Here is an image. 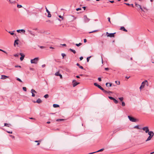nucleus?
<instances>
[{
  "label": "nucleus",
  "mask_w": 154,
  "mask_h": 154,
  "mask_svg": "<svg viewBox=\"0 0 154 154\" xmlns=\"http://www.w3.org/2000/svg\"><path fill=\"white\" fill-rule=\"evenodd\" d=\"M9 33H10L11 35H13L14 34V33L13 32H12L11 31H9L8 32Z\"/></svg>",
  "instance_id": "a18cd8bd"
},
{
  "label": "nucleus",
  "mask_w": 154,
  "mask_h": 154,
  "mask_svg": "<svg viewBox=\"0 0 154 154\" xmlns=\"http://www.w3.org/2000/svg\"><path fill=\"white\" fill-rule=\"evenodd\" d=\"M72 83H73V87H75L76 85H78L80 83L79 82H77L76 81V80H73L72 81Z\"/></svg>",
  "instance_id": "1a4fd4ad"
},
{
  "label": "nucleus",
  "mask_w": 154,
  "mask_h": 154,
  "mask_svg": "<svg viewBox=\"0 0 154 154\" xmlns=\"http://www.w3.org/2000/svg\"><path fill=\"white\" fill-rule=\"evenodd\" d=\"M49 95L48 94H46L45 95H44V97L45 98H47L48 97Z\"/></svg>",
  "instance_id": "c756f323"
},
{
  "label": "nucleus",
  "mask_w": 154,
  "mask_h": 154,
  "mask_svg": "<svg viewBox=\"0 0 154 154\" xmlns=\"http://www.w3.org/2000/svg\"><path fill=\"white\" fill-rule=\"evenodd\" d=\"M9 2L11 3H15L16 2L15 1H13L12 0H9Z\"/></svg>",
  "instance_id": "bb28decb"
},
{
  "label": "nucleus",
  "mask_w": 154,
  "mask_h": 154,
  "mask_svg": "<svg viewBox=\"0 0 154 154\" xmlns=\"http://www.w3.org/2000/svg\"><path fill=\"white\" fill-rule=\"evenodd\" d=\"M17 80L19 81L20 82H22V80L20 79H19V78H17Z\"/></svg>",
  "instance_id": "58836bf2"
},
{
  "label": "nucleus",
  "mask_w": 154,
  "mask_h": 154,
  "mask_svg": "<svg viewBox=\"0 0 154 154\" xmlns=\"http://www.w3.org/2000/svg\"><path fill=\"white\" fill-rule=\"evenodd\" d=\"M39 60V58L38 57H36L34 58L33 59H32L31 60L30 62L31 63H34L35 64H36L37 63L38 60Z\"/></svg>",
  "instance_id": "f03ea898"
},
{
  "label": "nucleus",
  "mask_w": 154,
  "mask_h": 154,
  "mask_svg": "<svg viewBox=\"0 0 154 154\" xmlns=\"http://www.w3.org/2000/svg\"><path fill=\"white\" fill-rule=\"evenodd\" d=\"M106 86L107 87H110L112 85V84L109 83H106Z\"/></svg>",
  "instance_id": "6ab92c4d"
},
{
  "label": "nucleus",
  "mask_w": 154,
  "mask_h": 154,
  "mask_svg": "<svg viewBox=\"0 0 154 154\" xmlns=\"http://www.w3.org/2000/svg\"><path fill=\"white\" fill-rule=\"evenodd\" d=\"M98 80L99 82H101L102 81L101 79L100 78H98Z\"/></svg>",
  "instance_id": "603ef678"
},
{
  "label": "nucleus",
  "mask_w": 154,
  "mask_h": 154,
  "mask_svg": "<svg viewBox=\"0 0 154 154\" xmlns=\"http://www.w3.org/2000/svg\"><path fill=\"white\" fill-rule=\"evenodd\" d=\"M82 44L81 43H80L79 44H76L75 45L78 47H79L82 45Z\"/></svg>",
  "instance_id": "2f4dec72"
},
{
  "label": "nucleus",
  "mask_w": 154,
  "mask_h": 154,
  "mask_svg": "<svg viewBox=\"0 0 154 154\" xmlns=\"http://www.w3.org/2000/svg\"><path fill=\"white\" fill-rule=\"evenodd\" d=\"M63 120H64L63 119H57L56 120V121H57V122H59V121H63Z\"/></svg>",
  "instance_id": "79ce46f5"
},
{
  "label": "nucleus",
  "mask_w": 154,
  "mask_h": 154,
  "mask_svg": "<svg viewBox=\"0 0 154 154\" xmlns=\"http://www.w3.org/2000/svg\"><path fill=\"white\" fill-rule=\"evenodd\" d=\"M76 65L78 66L79 68H80L82 69H84L83 67L82 66H80V64H79V63H77Z\"/></svg>",
  "instance_id": "4be33fe9"
},
{
  "label": "nucleus",
  "mask_w": 154,
  "mask_h": 154,
  "mask_svg": "<svg viewBox=\"0 0 154 154\" xmlns=\"http://www.w3.org/2000/svg\"><path fill=\"white\" fill-rule=\"evenodd\" d=\"M91 56H90L89 57H88L87 58V62H88L89 61V60H90V58H91Z\"/></svg>",
  "instance_id": "e433bc0d"
},
{
  "label": "nucleus",
  "mask_w": 154,
  "mask_h": 154,
  "mask_svg": "<svg viewBox=\"0 0 154 154\" xmlns=\"http://www.w3.org/2000/svg\"><path fill=\"white\" fill-rule=\"evenodd\" d=\"M29 69H30V70H34V69L33 68H31V67Z\"/></svg>",
  "instance_id": "e2e57ef3"
},
{
  "label": "nucleus",
  "mask_w": 154,
  "mask_h": 154,
  "mask_svg": "<svg viewBox=\"0 0 154 154\" xmlns=\"http://www.w3.org/2000/svg\"><path fill=\"white\" fill-rule=\"evenodd\" d=\"M84 42L85 43L86 42H87V40L86 39H84Z\"/></svg>",
  "instance_id": "338daca9"
},
{
  "label": "nucleus",
  "mask_w": 154,
  "mask_h": 154,
  "mask_svg": "<svg viewBox=\"0 0 154 154\" xmlns=\"http://www.w3.org/2000/svg\"><path fill=\"white\" fill-rule=\"evenodd\" d=\"M124 4H125V5L128 6H131L132 7H134V6L133 5V4H129V3H125Z\"/></svg>",
  "instance_id": "b1692460"
},
{
  "label": "nucleus",
  "mask_w": 154,
  "mask_h": 154,
  "mask_svg": "<svg viewBox=\"0 0 154 154\" xmlns=\"http://www.w3.org/2000/svg\"><path fill=\"white\" fill-rule=\"evenodd\" d=\"M142 130L145 131L146 133H147L149 131V128L148 127L146 126L145 127L142 128Z\"/></svg>",
  "instance_id": "6e6552de"
},
{
  "label": "nucleus",
  "mask_w": 154,
  "mask_h": 154,
  "mask_svg": "<svg viewBox=\"0 0 154 154\" xmlns=\"http://www.w3.org/2000/svg\"><path fill=\"white\" fill-rule=\"evenodd\" d=\"M45 9L46 10V11L48 13V17H51V14L50 12L48 11V10L47 9L46 7H45Z\"/></svg>",
  "instance_id": "9b49d317"
},
{
  "label": "nucleus",
  "mask_w": 154,
  "mask_h": 154,
  "mask_svg": "<svg viewBox=\"0 0 154 154\" xmlns=\"http://www.w3.org/2000/svg\"><path fill=\"white\" fill-rule=\"evenodd\" d=\"M104 148H102V149L97 151L94 152H93L90 153H89V154H92L95 153L96 152H102V151H103V150H104Z\"/></svg>",
  "instance_id": "ddd939ff"
},
{
  "label": "nucleus",
  "mask_w": 154,
  "mask_h": 154,
  "mask_svg": "<svg viewBox=\"0 0 154 154\" xmlns=\"http://www.w3.org/2000/svg\"><path fill=\"white\" fill-rule=\"evenodd\" d=\"M136 6L137 7H139V8H138V10H139L140 9L142 11L144 12V11L143 9L144 8L145 9L147 10V9L146 7H144V6H143V8L142 7V6L140 5H139L137 4H135Z\"/></svg>",
  "instance_id": "7ed1b4c3"
},
{
  "label": "nucleus",
  "mask_w": 154,
  "mask_h": 154,
  "mask_svg": "<svg viewBox=\"0 0 154 154\" xmlns=\"http://www.w3.org/2000/svg\"><path fill=\"white\" fill-rule=\"evenodd\" d=\"M79 59H80V60H81L83 59V57H80Z\"/></svg>",
  "instance_id": "680f3d73"
},
{
  "label": "nucleus",
  "mask_w": 154,
  "mask_h": 154,
  "mask_svg": "<svg viewBox=\"0 0 154 154\" xmlns=\"http://www.w3.org/2000/svg\"><path fill=\"white\" fill-rule=\"evenodd\" d=\"M59 17L60 18H62V19H63V17H62V16H61V15L59 16Z\"/></svg>",
  "instance_id": "0e129e2a"
},
{
  "label": "nucleus",
  "mask_w": 154,
  "mask_h": 154,
  "mask_svg": "<svg viewBox=\"0 0 154 154\" xmlns=\"http://www.w3.org/2000/svg\"><path fill=\"white\" fill-rule=\"evenodd\" d=\"M84 22L85 23H87L90 20V19L88 18L87 16L85 15H84L83 17Z\"/></svg>",
  "instance_id": "0eeeda50"
},
{
  "label": "nucleus",
  "mask_w": 154,
  "mask_h": 154,
  "mask_svg": "<svg viewBox=\"0 0 154 154\" xmlns=\"http://www.w3.org/2000/svg\"><path fill=\"white\" fill-rule=\"evenodd\" d=\"M119 99L121 101H122V100H123L124 98H123V97H119Z\"/></svg>",
  "instance_id": "473e14b6"
},
{
  "label": "nucleus",
  "mask_w": 154,
  "mask_h": 154,
  "mask_svg": "<svg viewBox=\"0 0 154 154\" xmlns=\"http://www.w3.org/2000/svg\"><path fill=\"white\" fill-rule=\"evenodd\" d=\"M4 126L8 127H10L11 126V125L10 124L5 123L4 124Z\"/></svg>",
  "instance_id": "5701e85b"
},
{
  "label": "nucleus",
  "mask_w": 154,
  "mask_h": 154,
  "mask_svg": "<svg viewBox=\"0 0 154 154\" xmlns=\"http://www.w3.org/2000/svg\"><path fill=\"white\" fill-rule=\"evenodd\" d=\"M21 29L17 30V32L18 33L20 32Z\"/></svg>",
  "instance_id": "052dcab7"
},
{
  "label": "nucleus",
  "mask_w": 154,
  "mask_h": 154,
  "mask_svg": "<svg viewBox=\"0 0 154 154\" xmlns=\"http://www.w3.org/2000/svg\"><path fill=\"white\" fill-rule=\"evenodd\" d=\"M115 82L117 84V85H119L120 84V82L119 81H116Z\"/></svg>",
  "instance_id": "de8ad7c7"
},
{
  "label": "nucleus",
  "mask_w": 154,
  "mask_h": 154,
  "mask_svg": "<svg viewBox=\"0 0 154 154\" xmlns=\"http://www.w3.org/2000/svg\"><path fill=\"white\" fill-rule=\"evenodd\" d=\"M128 117L130 120L131 122H136L137 121V120L133 117L131 116H128Z\"/></svg>",
  "instance_id": "39448f33"
},
{
  "label": "nucleus",
  "mask_w": 154,
  "mask_h": 154,
  "mask_svg": "<svg viewBox=\"0 0 154 154\" xmlns=\"http://www.w3.org/2000/svg\"><path fill=\"white\" fill-rule=\"evenodd\" d=\"M55 75L56 76H60V78H62V75L60 74L59 72H56L55 73Z\"/></svg>",
  "instance_id": "2eb2a0df"
},
{
  "label": "nucleus",
  "mask_w": 154,
  "mask_h": 154,
  "mask_svg": "<svg viewBox=\"0 0 154 154\" xmlns=\"http://www.w3.org/2000/svg\"><path fill=\"white\" fill-rule=\"evenodd\" d=\"M45 66V64H43L42 65V68H44Z\"/></svg>",
  "instance_id": "774afa93"
},
{
  "label": "nucleus",
  "mask_w": 154,
  "mask_h": 154,
  "mask_svg": "<svg viewBox=\"0 0 154 154\" xmlns=\"http://www.w3.org/2000/svg\"><path fill=\"white\" fill-rule=\"evenodd\" d=\"M40 48H45V47L44 46H39Z\"/></svg>",
  "instance_id": "3c124183"
},
{
  "label": "nucleus",
  "mask_w": 154,
  "mask_h": 154,
  "mask_svg": "<svg viewBox=\"0 0 154 154\" xmlns=\"http://www.w3.org/2000/svg\"><path fill=\"white\" fill-rule=\"evenodd\" d=\"M61 55L63 57V58L64 59V57L66 56V55L65 54L62 53L61 54Z\"/></svg>",
  "instance_id": "f704fd0d"
},
{
  "label": "nucleus",
  "mask_w": 154,
  "mask_h": 154,
  "mask_svg": "<svg viewBox=\"0 0 154 154\" xmlns=\"http://www.w3.org/2000/svg\"><path fill=\"white\" fill-rule=\"evenodd\" d=\"M29 32L31 35H32L33 36H35V34H33V33H32L31 31H29Z\"/></svg>",
  "instance_id": "4c0bfd02"
},
{
  "label": "nucleus",
  "mask_w": 154,
  "mask_h": 154,
  "mask_svg": "<svg viewBox=\"0 0 154 154\" xmlns=\"http://www.w3.org/2000/svg\"><path fill=\"white\" fill-rule=\"evenodd\" d=\"M116 33V32L114 33H109L108 32H106V35L107 37H114L115 36V34Z\"/></svg>",
  "instance_id": "423d86ee"
},
{
  "label": "nucleus",
  "mask_w": 154,
  "mask_h": 154,
  "mask_svg": "<svg viewBox=\"0 0 154 154\" xmlns=\"http://www.w3.org/2000/svg\"><path fill=\"white\" fill-rule=\"evenodd\" d=\"M23 89L24 91H26V88L25 87H23Z\"/></svg>",
  "instance_id": "37998d69"
},
{
  "label": "nucleus",
  "mask_w": 154,
  "mask_h": 154,
  "mask_svg": "<svg viewBox=\"0 0 154 154\" xmlns=\"http://www.w3.org/2000/svg\"><path fill=\"white\" fill-rule=\"evenodd\" d=\"M120 29L125 32H127V30H126L124 26H122Z\"/></svg>",
  "instance_id": "f3484780"
},
{
  "label": "nucleus",
  "mask_w": 154,
  "mask_h": 154,
  "mask_svg": "<svg viewBox=\"0 0 154 154\" xmlns=\"http://www.w3.org/2000/svg\"><path fill=\"white\" fill-rule=\"evenodd\" d=\"M7 132L8 133H9V134H12V131H7Z\"/></svg>",
  "instance_id": "bf43d9fd"
},
{
  "label": "nucleus",
  "mask_w": 154,
  "mask_h": 154,
  "mask_svg": "<svg viewBox=\"0 0 154 154\" xmlns=\"http://www.w3.org/2000/svg\"><path fill=\"white\" fill-rule=\"evenodd\" d=\"M108 97L110 99L112 100H113L114 99V98H113L112 97H111V96H109V97Z\"/></svg>",
  "instance_id": "c9c22d12"
},
{
  "label": "nucleus",
  "mask_w": 154,
  "mask_h": 154,
  "mask_svg": "<svg viewBox=\"0 0 154 154\" xmlns=\"http://www.w3.org/2000/svg\"><path fill=\"white\" fill-rule=\"evenodd\" d=\"M97 31H98V30H95L93 31H91V32H89V33H93V32H97Z\"/></svg>",
  "instance_id": "7c9ffc66"
},
{
  "label": "nucleus",
  "mask_w": 154,
  "mask_h": 154,
  "mask_svg": "<svg viewBox=\"0 0 154 154\" xmlns=\"http://www.w3.org/2000/svg\"><path fill=\"white\" fill-rule=\"evenodd\" d=\"M8 76L5 75H2L1 79H6L7 78H8Z\"/></svg>",
  "instance_id": "aec40b11"
},
{
  "label": "nucleus",
  "mask_w": 154,
  "mask_h": 154,
  "mask_svg": "<svg viewBox=\"0 0 154 154\" xmlns=\"http://www.w3.org/2000/svg\"><path fill=\"white\" fill-rule=\"evenodd\" d=\"M113 101L114 102L116 103V104H117L118 103V101L117 100H116L115 98L113 100Z\"/></svg>",
  "instance_id": "cd10ccee"
},
{
  "label": "nucleus",
  "mask_w": 154,
  "mask_h": 154,
  "mask_svg": "<svg viewBox=\"0 0 154 154\" xmlns=\"http://www.w3.org/2000/svg\"><path fill=\"white\" fill-rule=\"evenodd\" d=\"M19 54L21 56V57L20 58V59L21 61H22L24 58L25 55L22 53H20Z\"/></svg>",
  "instance_id": "9d476101"
},
{
  "label": "nucleus",
  "mask_w": 154,
  "mask_h": 154,
  "mask_svg": "<svg viewBox=\"0 0 154 154\" xmlns=\"http://www.w3.org/2000/svg\"><path fill=\"white\" fill-rule=\"evenodd\" d=\"M94 85L102 90L104 93L107 92V91L105 90L100 85H99L97 83H94Z\"/></svg>",
  "instance_id": "f257e3e1"
},
{
  "label": "nucleus",
  "mask_w": 154,
  "mask_h": 154,
  "mask_svg": "<svg viewBox=\"0 0 154 154\" xmlns=\"http://www.w3.org/2000/svg\"><path fill=\"white\" fill-rule=\"evenodd\" d=\"M53 106L54 108H57L59 107V105L57 104H54L53 105Z\"/></svg>",
  "instance_id": "a878e982"
},
{
  "label": "nucleus",
  "mask_w": 154,
  "mask_h": 154,
  "mask_svg": "<svg viewBox=\"0 0 154 154\" xmlns=\"http://www.w3.org/2000/svg\"><path fill=\"white\" fill-rule=\"evenodd\" d=\"M109 68H105V69L106 70H108L109 69Z\"/></svg>",
  "instance_id": "69168bd1"
},
{
  "label": "nucleus",
  "mask_w": 154,
  "mask_h": 154,
  "mask_svg": "<svg viewBox=\"0 0 154 154\" xmlns=\"http://www.w3.org/2000/svg\"><path fill=\"white\" fill-rule=\"evenodd\" d=\"M17 7L18 8H21L22 7V6L21 5H17Z\"/></svg>",
  "instance_id": "c03bdc74"
},
{
  "label": "nucleus",
  "mask_w": 154,
  "mask_h": 154,
  "mask_svg": "<svg viewBox=\"0 0 154 154\" xmlns=\"http://www.w3.org/2000/svg\"><path fill=\"white\" fill-rule=\"evenodd\" d=\"M145 84L147 85H148V83L147 80H145L142 82L140 88V89H141L143 88L144 87Z\"/></svg>",
  "instance_id": "20e7f679"
},
{
  "label": "nucleus",
  "mask_w": 154,
  "mask_h": 154,
  "mask_svg": "<svg viewBox=\"0 0 154 154\" xmlns=\"http://www.w3.org/2000/svg\"><path fill=\"white\" fill-rule=\"evenodd\" d=\"M69 50L71 51V52H72L74 54L76 53V51L74 50H73L71 48H70L69 49Z\"/></svg>",
  "instance_id": "393cba45"
},
{
  "label": "nucleus",
  "mask_w": 154,
  "mask_h": 154,
  "mask_svg": "<svg viewBox=\"0 0 154 154\" xmlns=\"http://www.w3.org/2000/svg\"><path fill=\"white\" fill-rule=\"evenodd\" d=\"M109 2H110V3H113L114 2V1H109Z\"/></svg>",
  "instance_id": "4d7b16f0"
},
{
  "label": "nucleus",
  "mask_w": 154,
  "mask_h": 154,
  "mask_svg": "<svg viewBox=\"0 0 154 154\" xmlns=\"http://www.w3.org/2000/svg\"><path fill=\"white\" fill-rule=\"evenodd\" d=\"M19 41V39H17L14 41V45H15V44L18 45V42Z\"/></svg>",
  "instance_id": "412c9836"
},
{
  "label": "nucleus",
  "mask_w": 154,
  "mask_h": 154,
  "mask_svg": "<svg viewBox=\"0 0 154 154\" xmlns=\"http://www.w3.org/2000/svg\"><path fill=\"white\" fill-rule=\"evenodd\" d=\"M107 19H108V21L110 23H111V22L110 20V18L109 17H108Z\"/></svg>",
  "instance_id": "09e8293b"
},
{
  "label": "nucleus",
  "mask_w": 154,
  "mask_h": 154,
  "mask_svg": "<svg viewBox=\"0 0 154 154\" xmlns=\"http://www.w3.org/2000/svg\"><path fill=\"white\" fill-rule=\"evenodd\" d=\"M31 92L32 93V96L33 97H34L35 96V94L34 93H37V92L33 89H32L31 90Z\"/></svg>",
  "instance_id": "f8f14e48"
},
{
  "label": "nucleus",
  "mask_w": 154,
  "mask_h": 154,
  "mask_svg": "<svg viewBox=\"0 0 154 154\" xmlns=\"http://www.w3.org/2000/svg\"><path fill=\"white\" fill-rule=\"evenodd\" d=\"M34 103H40L42 102V100H41L39 98L36 101L33 102Z\"/></svg>",
  "instance_id": "dca6fc26"
},
{
  "label": "nucleus",
  "mask_w": 154,
  "mask_h": 154,
  "mask_svg": "<svg viewBox=\"0 0 154 154\" xmlns=\"http://www.w3.org/2000/svg\"><path fill=\"white\" fill-rule=\"evenodd\" d=\"M10 136L13 139H14L15 137L14 136L12 135H10Z\"/></svg>",
  "instance_id": "13d9d810"
},
{
  "label": "nucleus",
  "mask_w": 154,
  "mask_h": 154,
  "mask_svg": "<svg viewBox=\"0 0 154 154\" xmlns=\"http://www.w3.org/2000/svg\"><path fill=\"white\" fill-rule=\"evenodd\" d=\"M122 105L123 106H125V103L124 102H123V101L122 102Z\"/></svg>",
  "instance_id": "a19ab883"
},
{
  "label": "nucleus",
  "mask_w": 154,
  "mask_h": 154,
  "mask_svg": "<svg viewBox=\"0 0 154 154\" xmlns=\"http://www.w3.org/2000/svg\"><path fill=\"white\" fill-rule=\"evenodd\" d=\"M15 67H16V68H17V67L21 68V66H20L16 65V66H15Z\"/></svg>",
  "instance_id": "8fccbe9b"
},
{
  "label": "nucleus",
  "mask_w": 154,
  "mask_h": 154,
  "mask_svg": "<svg viewBox=\"0 0 154 154\" xmlns=\"http://www.w3.org/2000/svg\"><path fill=\"white\" fill-rule=\"evenodd\" d=\"M81 9V8H77L76 9V10L77 11H79V10H80Z\"/></svg>",
  "instance_id": "5fc2aeb1"
},
{
  "label": "nucleus",
  "mask_w": 154,
  "mask_h": 154,
  "mask_svg": "<svg viewBox=\"0 0 154 154\" xmlns=\"http://www.w3.org/2000/svg\"><path fill=\"white\" fill-rule=\"evenodd\" d=\"M148 133L149 136L151 135L152 136H154V133L152 131H149Z\"/></svg>",
  "instance_id": "4468645a"
},
{
  "label": "nucleus",
  "mask_w": 154,
  "mask_h": 154,
  "mask_svg": "<svg viewBox=\"0 0 154 154\" xmlns=\"http://www.w3.org/2000/svg\"><path fill=\"white\" fill-rule=\"evenodd\" d=\"M134 128H137V129H140V128H139V126L138 125H136L134 127Z\"/></svg>",
  "instance_id": "72a5a7b5"
},
{
  "label": "nucleus",
  "mask_w": 154,
  "mask_h": 154,
  "mask_svg": "<svg viewBox=\"0 0 154 154\" xmlns=\"http://www.w3.org/2000/svg\"><path fill=\"white\" fill-rule=\"evenodd\" d=\"M14 56L15 57H17L18 56V55L17 54H15L14 55Z\"/></svg>",
  "instance_id": "864d4df0"
},
{
  "label": "nucleus",
  "mask_w": 154,
  "mask_h": 154,
  "mask_svg": "<svg viewBox=\"0 0 154 154\" xmlns=\"http://www.w3.org/2000/svg\"><path fill=\"white\" fill-rule=\"evenodd\" d=\"M20 31L24 33H25V31L24 29H21Z\"/></svg>",
  "instance_id": "49530a36"
},
{
  "label": "nucleus",
  "mask_w": 154,
  "mask_h": 154,
  "mask_svg": "<svg viewBox=\"0 0 154 154\" xmlns=\"http://www.w3.org/2000/svg\"><path fill=\"white\" fill-rule=\"evenodd\" d=\"M153 136H151V135L149 136L147 139L146 140V141H148L150 140Z\"/></svg>",
  "instance_id": "a211bd4d"
},
{
  "label": "nucleus",
  "mask_w": 154,
  "mask_h": 154,
  "mask_svg": "<svg viewBox=\"0 0 154 154\" xmlns=\"http://www.w3.org/2000/svg\"><path fill=\"white\" fill-rule=\"evenodd\" d=\"M0 51H2V52H4V53H5V54H7V52H6V51H4V50H2V49H0Z\"/></svg>",
  "instance_id": "ea45409f"
},
{
  "label": "nucleus",
  "mask_w": 154,
  "mask_h": 154,
  "mask_svg": "<svg viewBox=\"0 0 154 154\" xmlns=\"http://www.w3.org/2000/svg\"><path fill=\"white\" fill-rule=\"evenodd\" d=\"M105 93H112V91H107V92Z\"/></svg>",
  "instance_id": "6e6d98bb"
},
{
  "label": "nucleus",
  "mask_w": 154,
  "mask_h": 154,
  "mask_svg": "<svg viewBox=\"0 0 154 154\" xmlns=\"http://www.w3.org/2000/svg\"><path fill=\"white\" fill-rule=\"evenodd\" d=\"M41 141L40 140H36L35 142H38V143L37 144V145H39L40 144V142Z\"/></svg>",
  "instance_id": "c85d7f7f"
}]
</instances>
